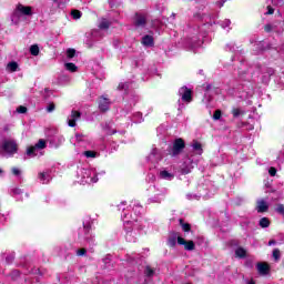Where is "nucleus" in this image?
<instances>
[{
  "label": "nucleus",
  "instance_id": "nucleus-30",
  "mask_svg": "<svg viewBox=\"0 0 284 284\" xmlns=\"http://www.w3.org/2000/svg\"><path fill=\"white\" fill-rule=\"evenodd\" d=\"M232 114H233V116H241V109H233L232 110Z\"/></svg>",
  "mask_w": 284,
  "mask_h": 284
},
{
  "label": "nucleus",
  "instance_id": "nucleus-44",
  "mask_svg": "<svg viewBox=\"0 0 284 284\" xmlns=\"http://www.w3.org/2000/svg\"><path fill=\"white\" fill-rule=\"evenodd\" d=\"M268 245H274V241H270V242H268Z\"/></svg>",
  "mask_w": 284,
  "mask_h": 284
},
{
  "label": "nucleus",
  "instance_id": "nucleus-16",
  "mask_svg": "<svg viewBox=\"0 0 284 284\" xmlns=\"http://www.w3.org/2000/svg\"><path fill=\"white\" fill-rule=\"evenodd\" d=\"M160 176H161V179H168L169 181L174 179V175H172V173H170L168 171L160 172Z\"/></svg>",
  "mask_w": 284,
  "mask_h": 284
},
{
  "label": "nucleus",
  "instance_id": "nucleus-28",
  "mask_svg": "<svg viewBox=\"0 0 284 284\" xmlns=\"http://www.w3.org/2000/svg\"><path fill=\"white\" fill-rule=\"evenodd\" d=\"M17 112H19V114H26V112H28V108L23 106V105H20L18 109H17Z\"/></svg>",
  "mask_w": 284,
  "mask_h": 284
},
{
  "label": "nucleus",
  "instance_id": "nucleus-17",
  "mask_svg": "<svg viewBox=\"0 0 284 284\" xmlns=\"http://www.w3.org/2000/svg\"><path fill=\"white\" fill-rule=\"evenodd\" d=\"M64 68L69 70V72H77V65L72 62L65 63Z\"/></svg>",
  "mask_w": 284,
  "mask_h": 284
},
{
  "label": "nucleus",
  "instance_id": "nucleus-36",
  "mask_svg": "<svg viewBox=\"0 0 284 284\" xmlns=\"http://www.w3.org/2000/svg\"><path fill=\"white\" fill-rule=\"evenodd\" d=\"M85 248H80V250H78V252H77V254H78V256H85Z\"/></svg>",
  "mask_w": 284,
  "mask_h": 284
},
{
  "label": "nucleus",
  "instance_id": "nucleus-14",
  "mask_svg": "<svg viewBox=\"0 0 284 284\" xmlns=\"http://www.w3.org/2000/svg\"><path fill=\"white\" fill-rule=\"evenodd\" d=\"M18 69L19 64L17 62H9L7 64V70H9V72H17Z\"/></svg>",
  "mask_w": 284,
  "mask_h": 284
},
{
  "label": "nucleus",
  "instance_id": "nucleus-13",
  "mask_svg": "<svg viewBox=\"0 0 284 284\" xmlns=\"http://www.w3.org/2000/svg\"><path fill=\"white\" fill-rule=\"evenodd\" d=\"M235 256H237V258H245V256H247V251L243 247H237L235 250Z\"/></svg>",
  "mask_w": 284,
  "mask_h": 284
},
{
  "label": "nucleus",
  "instance_id": "nucleus-20",
  "mask_svg": "<svg viewBox=\"0 0 284 284\" xmlns=\"http://www.w3.org/2000/svg\"><path fill=\"white\" fill-rule=\"evenodd\" d=\"M30 52H31L32 57H39V45H37V44L31 45Z\"/></svg>",
  "mask_w": 284,
  "mask_h": 284
},
{
  "label": "nucleus",
  "instance_id": "nucleus-40",
  "mask_svg": "<svg viewBox=\"0 0 284 284\" xmlns=\"http://www.w3.org/2000/svg\"><path fill=\"white\" fill-rule=\"evenodd\" d=\"M265 31H266V32H271V31H272V26L266 24V26H265Z\"/></svg>",
  "mask_w": 284,
  "mask_h": 284
},
{
  "label": "nucleus",
  "instance_id": "nucleus-2",
  "mask_svg": "<svg viewBox=\"0 0 284 284\" xmlns=\"http://www.w3.org/2000/svg\"><path fill=\"white\" fill-rule=\"evenodd\" d=\"M45 148H47L45 140L40 139L34 146H30L27 150V154H28V156H37V154L34 152H37V150H45Z\"/></svg>",
  "mask_w": 284,
  "mask_h": 284
},
{
  "label": "nucleus",
  "instance_id": "nucleus-4",
  "mask_svg": "<svg viewBox=\"0 0 284 284\" xmlns=\"http://www.w3.org/2000/svg\"><path fill=\"white\" fill-rule=\"evenodd\" d=\"M179 94L181 95V99L184 101V103H192V89L182 87L179 90Z\"/></svg>",
  "mask_w": 284,
  "mask_h": 284
},
{
  "label": "nucleus",
  "instance_id": "nucleus-41",
  "mask_svg": "<svg viewBox=\"0 0 284 284\" xmlns=\"http://www.w3.org/2000/svg\"><path fill=\"white\" fill-rule=\"evenodd\" d=\"M13 194H21V190L20 189H14Z\"/></svg>",
  "mask_w": 284,
  "mask_h": 284
},
{
  "label": "nucleus",
  "instance_id": "nucleus-38",
  "mask_svg": "<svg viewBox=\"0 0 284 284\" xmlns=\"http://www.w3.org/2000/svg\"><path fill=\"white\" fill-rule=\"evenodd\" d=\"M267 12H266V14H274V8H272V7H267Z\"/></svg>",
  "mask_w": 284,
  "mask_h": 284
},
{
  "label": "nucleus",
  "instance_id": "nucleus-34",
  "mask_svg": "<svg viewBox=\"0 0 284 284\" xmlns=\"http://www.w3.org/2000/svg\"><path fill=\"white\" fill-rule=\"evenodd\" d=\"M193 149L201 151L202 150L201 143H199L197 141L193 142Z\"/></svg>",
  "mask_w": 284,
  "mask_h": 284
},
{
  "label": "nucleus",
  "instance_id": "nucleus-5",
  "mask_svg": "<svg viewBox=\"0 0 284 284\" xmlns=\"http://www.w3.org/2000/svg\"><path fill=\"white\" fill-rule=\"evenodd\" d=\"M2 148L4 152H7L8 154H14L18 150L17 142L12 140L4 141V143L2 144Z\"/></svg>",
  "mask_w": 284,
  "mask_h": 284
},
{
  "label": "nucleus",
  "instance_id": "nucleus-25",
  "mask_svg": "<svg viewBox=\"0 0 284 284\" xmlns=\"http://www.w3.org/2000/svg\"><path fill=\"white\" fill-rule=\"evenodd\" d=\"M84 156H87V159H94V156H97V152H94V151H85L84 152Z\"/></svg>",
  "mask_w": 284,
  "mask_h": 284
},
{
  "label": "nucleus",
  "instance_id": "nucleus-26",
  "mask_svg": "<svg viewBox=\"0 0 284 284\" xmlns=\"http://www.w3.org/2000/svg\"><path fill=\"white\" fill-rule=\"evenodd\" d=\"M71 16L73 17V19H81V11L72 10Z\"/></svg>",
  "mask_w": 284,
  "mask_h": 284
},
{
  "label": "nucleus",
  "instance_id": "nucleus-18",
  "mask_svg": "<svg viewBox=\"0 0 284 284\" xmlns=\"http://www.w3.org/2000/svg\"><path fill=\"white\" fill-rule=\"evenodd\" d=\"M260 227H270V219L267 217H262L260 220Z\"/></svg>",
  "mask_w": 284,
  "mask_h": 284
},
{
  "label": "nucleus",
  "instance_id": "nucleus-43",
  "mask_svg": "<svg viewBox=\"0 0 284 284\" xmlns=\"http://www.w3.org/2000/svg\"><path fill=\"white\" fill-rule=\"evenodd\" d=\"M108 134H116V131L113 130L112 132H108Z\"/></svg>",
  "mask_w": 284,
  "mask_h": 284
},
{
  "label": "nucleus",
  "instance_id": "nucleus-33",
  "mask_svg": "<svg viewBox=\"0 0 284 284\" xmlns=\"http://www.w3.org/2000/svg\"><path fill=\"white\" fill-rule=\"evenodd\" d=\"M54 108H55L54 103H50V104L48 105V108H47V111H48V112H54Z\"/></svg>",
  "mask_w": 284,
  "mask_h": 284
},
{
  "label": "nucleus",
  "instance_id": "nucleus-27",
  "mask_svg": "<svg viewBox=\"0 0 284 284\" xmlns=\"http://www.w3.org/2000/svg\"><path fill=\"white\" fill-rule=\"evenodd\" d=\"M74 54H77V51L74 49L67 50V55L69 59H74Z\"/></svg>",
  "mask_w": 284,
  "mask_h": 284
},
{
  "label": "nucleus",
  "instance_id": "nucleus-22",
  "mask_svg": "<svg viewBox=\"0 0 284 284\" xmlns=\"http://www.w3.org/2000/svg\"><path fill=\"white\" fill-rule=\"evenodd\" d=\"M144 274L145 276H149V277L154 276V268H152L151 266H145Z\"/></svg>",
  "mask_w": 284,
  "mask_h": 284
},
{
  "label": "nucleus",
  "instance_id": "nucleus-46",
  "mask_svg": "<svg viewBox=\"0 0 284 284\" xmlns=\"http://www.w3.org/2000/svg\"><path fill=\"white\" fill-rule=\"evenodd\" d=\"M98 180H94L93 183H97Z\"/></svg>",
  "mask_w": 284,
  "mask_h": 284
},
{
  "label": "nucleus",
  "instance_id": "nucleus-1",
  "mask_svg": "<svg viewBox=\"0 0 284 284\" xmlns=\"http://www.w3.org/2000/svg\"><path fill=\"white\" fill-rule=\"evenodd\" d=\"M19 14H21L22 17H32V7L18 3L13 11L11 21H14V23H19Z\"/></svg>",
  "mask_w": 284,
  "mask_h": 284
},
{
  "label": "nucleus",
  "instance_id": "nucleus-7",
  "mask_svg": "<svg viewBox=\"0 0 284 284\" xmlns=\"http://www.w3.org/2000/svg\"><path fill=\"white\" fill-rule=\"evenodd\" d=\"M78 119H81V112L72 110L71 115L68 119V126L69 128H77Z\"/></svg>",
  "mask_w": 284,
  "mask_h": 284
},
{
  "label": "nucleus",
  "instance_id": "nucleus-29",
  "mask_svg": "<svg viewBox=\"0 0 284 284\" xmlns=\"http://www.w3.org/2000/svg\"><path fill=\"white\" fill-rule=\"evenodd\" d=\"M221 110H216L213 114L214 121H219L221 119Z\"/></svg>",
  "mask_w": 284,
  "mask_h": 284
},
{
  "label": "nucleus",
  "instance_id": "nucleus-24",
  "mask_svg": "<svg viewBox=\"0 0 284 284\" xmlns=\"http://www.w3.org/2000/svg\"><path fill=\"white\" fill-rule=\"evenodd\" d=\"M273 258H274L275 261H281V251H280L278 248H275V250L273 251Z\"/></svg>",
  "mask_w": 284,
  "mask_h": 284
},
{
  "label": "nucleus",
  "instance_id": "nucleus-12",
  "mask_svg": "<svg viewBox=\"0 0 284 284\" xmlns=\"http://www.w3.org/2000/svg\"><path fill=\"white\" fill-rule=\"evenodd\" d=\"M142 43L149 48H151V45H154V38L152 36H144L142 38Z\"/></svg>",
  "mask_w": 284,
  "mask_h": 284
},
{
  "label": "nucleus",
  "instance_id": "nucleus-35",
  "mask_svg": "<svg viewBox=\"0 0 284 284\" xmlns=\"http://www.w3.org/2000/svg\"><path fill=\"white\" fill-rule=\"evenodd\" d=\"M12 174H14V176H19V174H21V170H19L18 168H13Z\"/></svg>",
  "mask_w": 284,
  "mask_h": 284
},
{
  "label": "nucleus",
  "instance_id": "nucleus-3",
  "mask_svg": "<svg viewBox=\"0 0 284 284\" xmlns=\"http://www.w3.org/2000/svg\"><path fill=\"white\" fill-rule=\"evenodd\" d=\"M185 149V141L183 139L179 138L174 141L173 148H172V156H178V154H181L183 150Z\"/></svg>",
  "mask_w": 284,
  "mask_h": 284
},
{
  "label": "nucleus",
  "instance_id": "nucleus-8",
  "mask_svg": "<svg viewBox=\"0 0 284 284\" xmlns=\"http://www.w3.org/2000/svg\"><path fill=\"white\" fill-rule=\"evenodd\" d=\"M178 244L179 245H184V250L187 252L194 251L195 244L194 241H185V239L178 236Z\"/></svg>",
  "mask_w": 284,
  "mask_h": 284
},
{
  "label": "nucleus",
  "instance_id": "nucleus-32",
  "mask_svg": "<svg viewBox=\"0 0 284 284\" xmlns=\"http://www.w3.org/2000/svg\"><path fill=\"white\" fill-rule=\"evenodd\" d=\"M268 174H271V176H276V169L274 166L270 168Z\"/></svg>",
  "mask_w": 284,
  "mask_h": 284
},
{
  "label": "nucleus",
  "instance_id": "nucleus-19",
  "mask_svg": "<svg viewBox=\"0 0 284 284\" xmlns=\"http://www.w3.org/2000/svg\"><path fill=\"white\" fill-rule=\"evenodd\" d=\"M180 225L183 232H190L192 230V226L189 223H184L183 220H180Z\"/></svg>",
  "mask_w": 284,
  "mask_h": 284
},
{
  "label": "nucleus",
  "instance_id": "nucleus-10",
  "mask_svg": "<svg viewBox=\"0 0 284 284\" xmlns=\"http://www.w3.org/2000/svg\"><path fill=\"white\" fill-rule=\"evenodd\" d=\"M110 103L111 102L108 100V98L101 97L99 101V109L101 112H108V110H110Z\"/></svg>",
  "mask_w": 284,
  "mask_h": 284
},
{
  "label": "nucleus",
  "instance_id": "nucleus-39",
  "mask_svg": "<svg viewBox=\"0 0 284 284\" xmlns=\"http://www.w3.org/2000/svg\"><path fill=\"white\" fill-rule=\"evenodd\" d=\"M77 141H83V134H75Z\"/></svg>",
  "mask_w": 284,
  "mask_h": 284
},
{
  "label": "nucleus",
  "instance_id": "nucleus-23",
  "mask_svg": "<svg viewBox=\"0 0 284 284\" xmlns=\"http://www.w3.org/2000/svg\"><path fill=\"white\" fill-rule=\"evenodd\" d=\"M170 247H174L176 245V233H174L173 237H170L168 241Z\"/></svg>",
  "mask_w": 284,
  "mask_h": 284
},
{
  "label": "nucleus",
  "instance_id": "nucleus-37",
  "mask_svg": "<svg viewBox=\"0 0 284 284\" xmlns=\"http://www.w3.org/2000/svg\"><path fill=\"white\" fill-rule=\"evenodd\" d=\"M273 6H283V0H272Z\"/></svg>",
  "mask_w": 284,
  "mask_h": 284
},
{
  "label": "nucleus",
  "instance_id": "nucleus-15",
  "mask_svg": "<svg viewBox=\"0 0 284 284\" xmlns=\"http://www.w3.org/2000/svg\"><path fill=\"white\" fill-rule=\"evenodd\" d=\"M108 28H110V22L105 19L101 20V22L99 24V29L100 30H108Z\"/></svg>",
  "mask_w": 284,
  "mask_h": 284
},
{
  "label": "nucleus",
  "instance_id": "nucleus-21",
  "mask_svg": "<svg viewBox=\"0 0 284 284\" xmlns=\"http://www.w3.org/2000/svg\"><path fill=\"white\" fill-rule=\"evenodd\" d=\"M39 179L42 183H50V176L45 173H39Z\"/></svg>",
  "mask_w": 284,
  "mask_h": 284
},
{
  "label": "nucleus",
  "instance_id": "nucleus-9",
  "mask_svg": "<svg viewBox=\"0 0 284 284\" xmlns=\"http://www.w3.org/2000/svg\"><path fill=\"white\" fill-rule=\"evenodd\" d=\"M256 267H257L258 274H261L262 276L270 274V264H267L266 262L257 263Z\"/></svg>",
  "mask_w": 284,
  "mask_h": 284
},
{
  "label": "nucleus",
  "instance_id": "nucleus-11",
  "mask_svg": "<svg viewBox=\"0 0 284 284\" xmlns=\"http://www.w3.org/2000/svg\"><path fill=\"white\" fill-rule=\"evenodd\" d=\"M270 210V204L265 200H258L256 205V211L260 214H263V212H267Z\"/></svg>",
  "mask_w": 284,
  "mask_h": 284
},
{
  "label": "nucleus",
  "instance_id": "nucleus-31",
  "mask_svg": "<svg viewBox=\"0 0 284 284\" xmlns=\"http://www.w3.org/2000/svg\"><path fill=\"white\" fill-rule=\"evenodd\" d=\"M276 212H278V214H283V216H284V205H283V204H280V205L276 207Z\"/></svg>",
  "mask_w": 284,
  "mask_h": 284
},
{
  "label": "nucleus",
  "instance_id": "nucleus-42",
  "mask_svg": "<svg viewBox=\"0 0 284 284\" xmlns=\"http://www.w3.org/2000/svg\"><path fill=\"white\" fill-rule=\"evenodd\" d=\"M247 284H256V282H254V280H251L247 282Z\"/></svg>",
  "mask_w": 284,
  "mask_h": 284
},
{
  "label": "nucleus",
  "instance_id": "nucleus-6",
  "mask_svg": "<svg viewBox=\"0 0 284 284\" xmlns=\"http://www.w3.org/2000/svg\"><path fill=\"white\" fill-rule=\"evenodd\" d=\"M133 23L136 28L145 27V23H148V16L143 13H135Z\"/></svg>",
  "mask_w": 284,
  "mask_h": 284
},
{
  "label": "nucleus",
  "instance_id": "nucleus-45",
  "mask_svg": "<svg viewBox=\"0 0 284 284\" xmlns=\"http://www.w3.org/2000/svg\"><path fill=\"white\" fill-rule=\"evenodd\" d=\"M0 174H3V170L0 169Z\"/></svg>",
  "mask_w": 284,
  "mask_h": 284
}]
</instances>
